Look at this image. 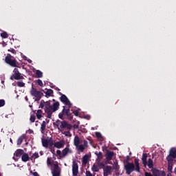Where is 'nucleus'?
<instances>
[{
    "mask_svg": "<svg viewBox=\"0 0 176 176\" xmlns=\"http://www.w3.org/2000/svg\"><path fill=\"white\" fill-rule=\"evenodd\" d=\"M105 164H108V163H107V162H105Z\"/></svg>",
    "mask_w": 176,
    "mask_h": 176,
    "instance_id": "58",
    "label": "nucleus"
},
{
    "mask_svg": "<svg viewBox=\"0 0 176 176\" xmlns=\"http://www.w3.org/2000/svg\"><path fill=\"white\" fill-rule=\"evenodd\" d=\"M96 138H102V135L100 132H96Z\"/></svg>",
    "mask_w": 176,
    "mask_h": 176,
    "instance_id": "45",
    "label": "nucleus"
},
{
    "mask_svg": "<svg viewBox=\"0 0 176 176\" xmlns=\"http://www.w3.org/2000/svg\"><path fill=\"white\" fill-rule=\"evenodd\" d=\"M148 168H153V160L152 159H148Z\"/></svg>",
    "mask_w": 176,
    "mask_h": 176,
    "instance_id": "27",
    "label": "nucleus"
},
{
    "mask_svg": "<svg viewBox=\"0 0 176 176\" xmlns=\"http://www.w3.org/2000/svg\"><path fill=\"white\" fill-rule=\"evenodd\" d=\"M10 142H12V139H10Z\"/></svg>",
    "mask_w": 176,
    "mask_h": 176,
    "instance_id": "60",
    "label": "nucleus"
},
{
    "mask_svg": "<svg viewBox=\"0 0 176 176\" xmlns=\"http://www.w3.org/2000/svg\"><path fill=\"white\" fill-rule=\"evenodd\" d=\"M0 176H1V173H0Z\"/></svg>",
    "mask_w": 176,
    "mask_h": 176,
    "instance_id": "62",
    "label": "nucleus"
},
{
    "mask_svg": "<svg viewBox=\"0 0 176 176\" xmlns=\"http://www.w3.org/2000/svg\"><path fill=\"white\" fill-rule=\"evenodd\" d=\"M48 145H50V146H53L54 145V141L52 138H50V139H48Z\"/></svg>",
    "mask_w": 176,
    "mask_h": 176,
    "instance_id": "39",
    "label": "nucleus"
},
{
    "mask_svg": "<svg viewBox=\"0 0 176 176\" xmlns=\"http://www.w3.org/2000/svg\"><path fill=\"white\" fill-rule=\"evenodd\" d=\"M63 135H65L66 136L69 137V138H72V134L71 133V132H69V131H65L63 133Z\"/></svg>",
    "mask_w": 176,
    "mask_h": 176,
    "instance_id": "38",
    "label": "nucleus"
},
{
    "mask_svg": "<svg viewBox=\"0 0 176 176\" xmlns=\"http://www.w3.org/2000/svg\"><path fill=\"white\" fill-rule=\"evenodd\" d=\"M45 104H46V102H45V100H42L40 103L39 108H41V109L45 108Z\"/></svg>",
    "mask_w": 176,
    "mask_h": 176,
    "instance_id": "34",
    "label": "nucleus"
},
{
    "mask_svg": "<svg viewBox=\"0 0 176 176\" xmlns=\"http://www.w3.org/2000/svg\"><path fill=\"white\" fill-rule=\"evenodd\" d=\"M95 155H97V157H98L96 160L97 163L98 162H101V160L103 158L102 153V152H99V153L95 152Z\"/></svg>",
    "mask_w": 176,
    "mask_h": 176,
    "instance_id": "20",
    "label": "nucleus"
},
{
    "mask_svg": "<svg viewBox=\"0 0 176 176\" xmlns=\"http://www.w3.org/2000/svg\"><path fill=\"white\" fill-rule=\"evenodd\" d=\"M49 122H50V120H47V123H49Z\"/></svg>",
    "mask_w": 176,
    "mask_h": 176,
    "instance_id": "56",
    "label": "nucleus"
},
{
    "mask_svg": "<svg viewBox=\"0 0 176 176\" xmlns=\"http://www.w3.org/2000/svg\"><path fill=\"white\" fill-rule=\"evenodd\" d=\"M61 168L59 166L58 162L57 161L54 164V169L52 170L53 176H60Z\"/></svg>",
    "mask_w": 176,
    "mask_h": 176,
    "instance_id": "9",
    "label": "nucleus"
},
{
    "mask_svg": "<svg viewBox=\"0 0 176 176\" xmlns=\"http://www.w3.org/2000/svg\"><path fill=\"white\" fill-rule=\"evenodd\" d=\"M25 134H23L22 135H21V136L19 138V139H18V140H17V144H18V145H21L22 143H23V140H25Z\"/></svg>",
    "mask_w": 176,
    "mask_h": 176,
    "instance_id": "22",
    "label": "nucleus"
},
{
    "mask_svg": "<svg viewBox=\"0 0 176 176\" xmlns=\"http://www.w3.org/2000/svg\"><path fill=\"white\" fill-rule=\"evenodd\" d=\"M42 145L44 148H48L49 146V140L47 139H42Z\"/></svg>",
    "mask_w": 176,
    "mask_h": 176,
    "instance_id": "23",
    "label": "nucleus"
},
{
    "mask_svg": "<svg viewBox=\"0 0 176 176\" xmlns=\"http://www.w3.org/2000/svg\"><path fill=\"white\" fill-rule=\"evenodd\" d=\"M42 113H43L42 110H41V109L37 110L36 118L38 120H41V118H42Z\"/></svg>",
    "mask_w": 176,
    "mask_h": 176,
    "instance_id": "26",
    "label": "nucleus"
},
{
    "mask_svg": "<svg viewBox=\"0 0 176 176\" xmlns=\"http://www.w3.org/2000/svg\"><path fill=\"white\" fill-rule=\"evenodd\" d=\"M85 175H86V176H93V175L91 174V173L89 172V170H87Z\"/></svg>",
    "mask_w": 176,
    "mask_h": 176,
    "instance_id": "49",
    "label": "nucleus"
},
{
    "mask_svg": "<svg viewBox=\"0 0 176 176\" xmlns=\"http://www.w3.org/2000/svg\"><path fill=\"white\" fill-rule=\"evenodd\" d=\"M30 120L31 122H34L36 121V116H31Z\"/></svg>",
    "mask_w": 176,
    "mask_h": 176,
    "instance_id": "42",
    "label": "nucleus"
},
{
    "mask_svg": "<svg viewBox=\"0 0 176 176\" xmlns=\"http://www.w3.org/2000/svg\"><path fill=\"white\" fill-rule=\"evenodd\" d=\"M59 106L60 103L58 102L53 103V105L52 106L53 112L58 111Z\"/></svg>",
    "mask_w": 176,
    "mask_h": 176,
    "instance_id": "21",
    "label": "nucleus"
},
{
    "mask_svg": "<svg viewBox=\"0 0 176 176\" xmlns=\"http://www.w3.org/2000/svg\"><path fill=\"white\" fill-rule=\"evenodd\" d=\"M16 85L19 87H24L25 86V83L23 82H17Z\"/></svg>",
    "mask_w": 176,
    "mask_h": 176,
    "instance_id": "37",
    "label": "nucleus"
},
{
    "mask_svg": "<svg viewBox=\"0 0 176 176\" xmlns=\"http://www.w3.org/2000/svg\"><path fill=\"white\" fill-rule=\"evenodd\" d=\"M26 100H28V98H27V97H26Z\"/></svg>",
    "mask_w": 176,
    "mask_h": 176,
    "instance_id": "61",
    "label": "nucleus"
},
{
    "mask_svg": "<svg viewBox=\"0 0 176 176\" xmlns=\"http://www.w3.org/2000/svg\"><path fill=\"white\" fill-rule=\"evenodd\" d=\"M134 162L135 164L131 162H126V164H124V170L126 175H130L133 171L140 173V160L135 159Z\"/></svg>",
    "mask_w": 176,
    "mask_h": 176,
    "instance_id": "1",
    "label": "nucleus"
},
{
    "mask_svg": "<svg viewBox=\"0 0 176 176\" xmlns=\"http://www.w3.org/2000/svg\"><path fill=\"white\" fill-rule=\"evenodd\" d=\"M36 78H43V73L41 70L38 69L36 72Z\"/></svg>",
    "mask_w": 176,
    "mask_h": 176,
    "instance_id": "29",
    "label": "nucleus"
},
{
    "mask_svg": "<svg viewBox=\"0 0 176 176\" xmlns=\"http://www.w3.org/2000/svg\"><path fill=\"white\" fill-rule=\"evenodd\" d=\"M126 158L129 159V156H127Z\"/></svg>",
    "mask_w": 176,
    "mask_h": 176,
    "instance_id": "57",
    "label": "nucleus"
},
{
    "mask_svg": "<svg viewBox=\"0 0 176 176\" xmlns=\"http://www.w3.org/2000/svg\"><path fill=\"white\" fill-rule=\"evenodd\" d=\"M26 133L31 135V134H33L34 131L32 129H29V130L26 131Z\"/></svg>",
    "mask_w": 176,
    "mask_h": 176,
    "instance_id": "47",
    "label": "nucleus"
},
{
    "mask_svg": "<svg viewBox=\"0 0 176 176\" xmlns=\"http://www.w3.org/2000/svg\"><path fill=\"white\" fill-rule=\"evenodd\" d=\"M40 155H43V152H42V151L40 152Z\"/></svg>",
    "mask_w": 176,
    "mask_h": 176,
    "instance_id": "54",
    "label": "nucleus"
},
{
    "mask_svg": "<svg viewBox=\"0 0 176 176\" xmlns=\"http://www.w3.org/2000/svg\"><path fill=\"white\" fill-rule=\"evenodd\" d=\"M115 155L114 152H111L110 151H107L106 153V160L109 162L113 158V156Z\"/></svg>",
    "mask_w": 176,
    "mask_h": 176,
    "instance_id": "16",
    "label": "nucleus"
},
{
    "mask_svg": "<svg viewBox=\"0 0 176 176\" xmlns=\"http://www.w3.org/2000/svg\"><path fill=\"white\" fill-rule=\"evenodd\" d=\"M23 76L22 74L19 72V70L17 68H15L13 70V75L10 77L11 80H20V79H23Z\"/></svg>",
    "mask_w": 176,
    "mask_h": 176,
    "instance_id": "8",
    "label": "nucleus"
},
{
    "mask_svg": "<svg viewBox=\"0 0 176 176\" xmlns=\"http://www.w3.org/2000/svg\"><path fill=\"white\" fill-rule=\"evenodd\" d=\"M59 94L61 95L60 96L61 102L63 104H65L66 106H68L69 108H71L72 106V103L70 102L69 100L68 99V97L65 95H63V94L60 92H59Z\"/></svg>",
    "mask_w": 176,
    "mask_h": 176,
    "instance_id": "10",
    "label": "nucleus"
},
{
    "mask_svg": "<svg viewBox=\"0 0 176 176\" xmlns=\"http://www.w3.org/2000/svg\"><path fill=\"white\" fill-rule=\"evenodd\" d=\"M65 108H66V107L63 106V109L62 110V111L60 113H58V118L60 120H65L64 116H67V114L69 113V109H67Z\"/></svg>",
    "mask_w": 176,
    "mask_h": 176,
    "instance_id": "11",
    "label": "nucleus"
},
{
    "mask_svg": "<svg viewBox=\"0 0 176 176\" xmlns=\"http://www.w3.org/2000/svg\"><path fill=\"white\" fill-rule=\"evenodd\" d=\"M80 139L78 135L74 137V145L76 146V150L78 153H83L85 148H89V142L87 140H83V144H80Z\"/></svg>",
    "mask_w": 176,
    "mask_h": 176,
    "instance_id": "2",
    "label": "nucleus"
},
{
    "mask_svg": "<svg viewBox=\"0 0 176 176\" xmlns=\"http://www.w3.org/2000/svg\"><path fill=\"white\" fill-rule=\"evenodd\" d=\"M45 129H46V121L43 120L41 124V131H45Z\"/></svg>",
    "mask_w": 176,
    "mask_h": 176,
    "instance_id": "30",
    "label": "nucleus"
},
{
    "mask_svg": "<svg viewBox=\"0 0 176 176\" xmlns=\"http://www.w3.org/2000/svg\"><path fill=\"white\" fill-rule=\"evenodd\" d=\"M111 170H112V166H104V168L103 169V175L108 176V175H111Z\"/></svg>",
    "mask_w": 176,
    "mask_h": 176,
    "instance_id": "15",
    "label": "nucleus"
},
{
    "mask_svg": "<svg viewBox=\"0 0 176 176\" xmlns=\"http://www.w3.org/2000/svg\"><path fill=\"white\" fill-rule=\"evenodd\" d=\"M88 160H89V156L86 154L85 155H84V157H82V162L86 164L88 162Z\"/></svg>",
    "mask_w": 176,
    "mask_h": 176,
    "instance_id": "32",
    "label": "nucleus"
},
{
    "mask_svg": "<svg viewBox=\"0 0 176 176\" xmlns=\"http://www.w3.org/2000/svg\"><path fill=\"white\" fill-rule=\"evenodd\" d=\"M72 175L73 176H78V164L74 161L72 164Z\"/></svg>",
    "mask_w": 176,
    "mask_h": 176,
    "instance_id": "12",
    "label": "nucleus"
},
{
    "mask_svg": "<svg viewBox=\"0 0 176 176\" xmlns=\"http://www.w3.org/2000/svg\"><path fill=\"white\" fill-rule=\"evenodd\" d=\"M39 157L38 155V153H34V154H32V155L31 156V160H36L38 159Z\"/></svg>",
    "mask_w": 176,
    "mask_h": 176,
    "instance_id": "33",
    "label": "nucleus"
},
{
    "mask_svg": "<svg viewBox=\"0 0 176 176\" xmlns=\"http://www.w3.org/2000/svg\"><path fill=\"white\" fill-rule=\"evenodd\" d=\"M147 158H148V154L147 153H143V155H142V162L143 163V166H144V168H146V166L148 164Z\"/></svg>",
    "mask_w": 176,
    "mask_h": 176,
    "instance_id": "17",
    "label": "nucleus"
},
{
    "mask_svg": "<svg viewBox=\"0 0 176 176\" xmlns=\"http://www.w3.org/2000/svg\"><path fill=\"white\" fill-rule=\"evenodd\" d=\"M176 158V148L175 147H172L170 149L169 155L166 157L168 162H173L174 159Z\"/></svg>",
    "mask_w": 176,
    "mask_h": 176,
    "instance_id": "7",
    "label": "nucleus"
},
{
    "mask_svg": "<svg viewBox=\"0 0 176 176\" xmlns=\"http://www.w3.org/2000/svg\"><path fill=\"white\" fill-rule=\"evenodd\" d=\"M44 110H45V112L47 113V118H49V119H51L52 113L54 112L52 106H51V107H45Z\"/></svg>",
    "mask_w": 176,
    "mask_h": 176,
    "instance_id": "13",
    "label": "nucleus"
},
{
    "mask_svg": "<svg viewBox=\"0 0 176 176\" xmlns=\"http://www.w3.org/2000/svg\"><path fill=\"white\" fill-rule=\"evenodd\" d=\"M154 176H158L157 175H155Z\"/></svg>",
    "mask_w": 176,
    "mask_h": 176,
    "instance_id": "59",
    "label": "nucleus"
},
{
    "mask_svg": "<svg viewBox=\"0 0 176 176\" xmlns=\"http://www.w3.org/2000/svg\"><path fill=\"white\" fill-rule=\"evenodd\" d=\"M54 93V91L51 89H47L46 91H45V96L46 98H50V96H52V94H53Z\"/></svg>",
    "mask_w": 176,
    "mask_h": 176,
    "instance_id": "24",
    "label": "nucleus"
},
{
    "mask_svg": "<svg viewBox=\"0 0 176 176\" xmlns=\"http://www.w3.org/2000/svg\"><path fill=\"white\" fill-rule=\"evenodd\" d=\"M145 176H153V175H152L151 173L146 172Z\"/></svg>",
    "mask_w": 176,
    "mask_h": 176,
    "instance_id": "50",
    "label": "nucleus"
},
{
    "mask_svg": "<svg viewBox=\"0 0 176 176\" xmlns=\"http://www.w3.org/2000/svg\"><path fill=\"white\" fill-rule=\"evenodd\" d=\"M21 160L23 162H27L30 160V157L28 155V153L23 152L21 156Z\"/></svg>",
    "mask_w": 176,
    "mask_h": 176,
    "instance_id": "18",
    "label": "nucleus"
},
{
    "mask_svg": "<svg viewBox=\"0 0 176 176\" xmlns=\"http://www.w3.org/2000/svg\"><path fill=\"white\" fill-rule=\"evenodd\" d=\"M92 172L94 173H97L100 171V169L98 168V166H96V164H93L92 168H91Z\"/></svg>",
    "mask_w": 176,
    "mask_h": 176,
    "instance_id": "25",
    "label": "nucleus"
},
{
    "mask_svg": "<svg viewBox=\"0 0 176 176\" xmlns=\"http://www.w3.org/2000/svg\"><path fill=\"white\" fill-rule=\"evenodd\" d=\"M54 126H55L58 130L67 129V130H71L73 128L72 124L68 123V121L63 120V121L60 120H57L55 122L53 123Z\"/></svg>",
    "mask_w": 176,
    "mask_h": 176,
    "instance_id": "3",
    "label": "nucleus"
},
{
    "mask_svg": "<svg viewBox=\"0 0 176 176\" xmlns=\"http://www.w3.org/2000/svg\"><path fill=\"white\" fill-rule=\"evenodd\" d=\"M30 173H31L34 176H40V175H39L37 172L33 173L32 170H31Z\"/></svg>",
    "mask_w": 176,
    "mask_h": 176,
    "instance_id": "48",
    "label": "nucleus"
},
{
    "mask_svg": "<svg viewBox=\"0 0 176 176\" xmlns=\"http://www.w3.org/2000/svg\"><path fill=\"white\" fill-rule=\"evenodd\" d=\"M69 146H70V144H67V146L65 147V149L63 150L62 152L60 150L56 151V153L58 155H59L60 159L65 157V156L68 155V153H72V150L69 149Z\"/></svg>",
    "mask_w": 176,
    "mask_h": 176,
    "instance_id": "6",
    "label": "nucleus"
},
{
    "mask_svg": "<svg viewBox=\"0 0 176 176\" xmlns=\"http://www.w3.org/2000/svg\"><path fill=\"white\" fill-rule=\"evenodd\" d=\"M67 118L69 119V121H72L73 120V116L71 113V110L70 109H69V111H68V114L67 115Z\"/></svg>",
    "mask_w": 176,
    "mask_h": 176,
    "instance_id": "31",
    "label": "nucleus"
},
{
    "mask_svg": "<svg viewBox=\"0 0 176 176\" xmlns=\"http://www.w3.org/2000/svg\"><path fill=\"white\" fill-rule=\"evenodd\" d=\"M65 144V140H60V142H55L54 144V146H55V148L60 149V148H64Z\"/></svg>",
    "mask_w": 176,
    "mask_h": 176,
    "instance_id": "14",
    "label": "nucleus"
},
{
    "mask_svg": "<svg viewBox=\"0 0 176 176\" xmlns=\"http://www.w3.org/2000/svg\"><path fill=\"white\" fill-rule=\"evenodd\" d=\"M118 168H119L118 164H116V166L113 167L114 170H118Z\"/></svg>",
    "mask_w": 176,
    "mask_h": 176,
    "instance_id": "52",
    "label": "nucleus"
},
{
    "mask_svg": "<svg viewBox=\"0 0 176 176\" xmlns=\"http://www.w3.org/2000/svg\"><path fill=\"white\" fill-rule=\"evenodd\" d=\"M5 60L7 63V64L10 65V66H12V67H17V65H19L17 60H16L14 58V56L10 55V54H7Z\"/></svg>",
    "mask_w": 176,
    "mask_h": 176,
    "instance_id": "4",
    "label": "nucleus"
},
{
    "mask_svg": "<svg viewBox=\"0 0 176 176\" xmlns=\"http://www.w3.org/2000/svg\"><path fill=\"white\" fill-rule=\"evenodd\" d=\"M31 61V60H29V62Z\"/></svg>",
    "mask_w": 176,
    "mask_h": 176,
    "instance_id": "64",
    "label": "nucleus"
},
{
    "mask_svg": "<svg viewBox=\"0 0 176 176\" xmlns=\"http://www.w3.org/2000/svg\"><path fill=\"white\" fill-rule=\"evenodd\" d=\"M174 173H175V175H176V167H175V171H174Z\"/></svg>",
    "mask_w": 176,
    "mask_h": 176,
    "instance_id": "55",
    "label": "nucleus"
},
{
    "mask_svg": "<svg viewBox=\"0 0 176 176\" xmlns=\"http://www.w3.org/2000/svg\"><path fill=\"white\" fill-rule=\"evenodd\" d=\"M172 170H173V164L168 162V171L170 172V173H172Z\"/></svg>",
    "mask_w": 176,
    "mask_h": 176,
    "instance_id": "36",
    "label": "nucleus"
},
{
    "mask_svg": "<svg viewBox=\"0 0 176 176\" xmlns=\"http://www.w3.org/2000/svg\"><path fill=\"white\" fill-rule=\"evenodd\" d=\"M45 107H52V106L50 105V102H45Z\"/></svg>",
    "mask_w": 176,
    "mask_h": 176,
    "instance_id": "51",
    "label": "nucleus"
},
{
    "mask_svg": "<svg viewBox=\"0 0 176 176\" xmlns=\"http://www.w3.org/2000/svg\"><path fill=\"white\" fill-rule=\"evenodd\" d=\"M97 164L98 168L104 169L105 164L104 162H101V161H98Z\"/></svg>",
    "mask_w": 176,
    "mask_h": 176,
    "instance_id": "28",
    "label": "nucleus"
},
{
    "mask_svg": "<svg viewBox=\"0 0 176 176\" xmlns=\"http://www.w3.org/2000/svg\"><path fill=\"white\" fill-rule=\"evenodd\" d=\"M1 37L3 38H8V34L6 32H3L1 33Z\"/></svg>",
    "mask_w": 176,
    "mask_h": 176,
    "instance_id": "35",
    "label": "nucleus"
},
{
    "mask_svg": "<svg viewBox=\"0 0 176 176\" xmlns=\"http://www.w3.org/2000/svg\"><path fill=\"white\" fill-rule=\"evenodd\" d=\"M47 166L52 165L51 157H47Z\"/></svg>",
    "mask_w": 176,
    "mask_h": 176,
    "instance_id": "44",
    "label": "nucleus"
},
{
    "mask_svg": "<svg viewBox=\"0 0 176 176\" xmlns=\"http://www.w3.org/2000/svg\"><path fill=\"white\" fill-rule=\"evenodd\" d=\"M167 176H172L171 173H168Z\"/></svg>",
    "mask_w": 176,
    "mask_h": 176,
    "instance_id": "53",
    "label": "nucleus"
},
{
    "mask_svg": "<svg viewBox=\"0 0 176 176\" xmlns=\"http://www.w3.org/2000/svg\"><path fill=\"white\" fill-rule=\"evenodd\" d=\"M73 114H74V116H78V114H79L78 110H74Z\"/></svg>",
    "mask_w": 176,
    "mask_h": 176,
    "instance_id": "46",
    "label": "nucleus"
},
{
    "mask_svg": "<svg viewBox=\"0 0 176 176\" xmlns=\"http://www.w3.org/2000/svg\"><path fill=\"white\" fill-rule=\"evenodd\" d=\"M37 83H38V85L41 87H43V82H42V80H41V79H38V80H37Z\"/></svg>",
    "mask_w": 176,
    "mask_h": 176,
    "instance_id": "43",
    "label": "nucleus"
},
{
    "mask_svg": "<svg viewBox=\"0 0 176 176\" xmlns=\"http://www.w3.org/2000/svg\"><path fill=\"white\" fill-rule=\"evenodd\" d=\"M24 153V151L23 149H17L15 151L14 155L16 157H21V156H23V153Z\"/></svg>",
    "mask_w": 176,
    "mask_h": 176,
    "instance_id": "19",
    "label": "nucleus"
},
{
    "mask_svg": "<svg viewBox=\"0 0 176 176\" xmlns=\"http://www.w3.org/2000/svg\"><path fill=\"white\" fill-rule=\"evenodd\" d=\"M30 94L32 96L36 98L35 101L36 102L40 101L43 96V93L41 92V91H38L36 88H34V87H32Z\"/></svg>",
    "mask_w": 176,
    "mask_h": 176,
    "instance_id": "5",
    "label": "nucleus"
},
{
    "mask_svg": "<svg viewBox=\"0 0 176 176\" xmlns=\"http://www.w3.org/2000/svg\"><path fill=\"white\" fill-rule=\"evenodd\" d=\"M6 104V100L3 99H0V107H3Z\"/></svg>",
    "mask_w": 176,
    "mask_h": 176,
    "instance_id": "41",
    "label": "nucleus"
},
{
    "mask_svg": "<svg viewBox=\"0 0 176 176\" xmlns=\"http://www.w3.org/2000/svg\"><path fill=\"white\" fill-rule=\"evenodd\" d=\"M8 51L12 52V54H16V50L14 48H10L9 50H8Z\"/></svg>",
    "mask_w": 176,
    "mask_h": 176,
    "instance_id": "40",
    "label": "nucleus"
},
{
    "mask_svg": "<svg viewBox=\"0 0 176 176\" xmlns=\"http://www.w3.org/2000/svg\"><path fill=\"white\" fill-rule=\"evenodd\" d=\"M31 61V60H29V62Z\"/></svg>",
    "mask_w": 176,
    "mask_h": 176,
    "instance_id": "63",
    "label": "nucleus"
}]
</instances>
